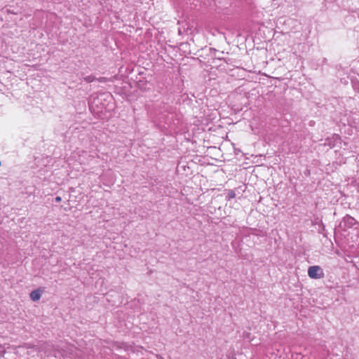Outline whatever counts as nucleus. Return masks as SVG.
<instances>
[{"label": "nucleus", "mask_w": 359, "mask_h": 359, "mask_svg": "<svg viewBox=\"0 0 359 359\" xmlns=\"http://www.w3.org/2000/svg\"><path fill=\"white\" fill-rule=\"evenodd\" d=\"M226 197H227L228 200L235 198L236 197L235 191L233 190L229 191Z\"/></svg>", "instance_id": "7"}, {"label": "nucleus", "mask_w": 359, "mask_h": 359, "mask_svg": "<svg viewBox=\"0 0 359 359\" xmlns=\"http://www.w3.org/2000/svg\"><path fill=\"white\" fill-rule=\"evenodd\" d=\"M55 201L56 202H60L62 201V198L60 196H57V197H55Z\"/></svg>", "instance_id": "10"}, {"label": "nucleus", "mask_w": 359, "mask_h": 359, "mask_svg": "<svg viewBox=\"0 0 359 359\" xmlns=\"http://www.w3.org/2000/svg\"><path fill=\"white\" fill-rule=\"evenodd\" d=\"M83 79L87 82V83H91L93 82V81H95L97 80V79L93 76V75H90V76H87L86 77L83 78Z\"/></svg>", "instance_id": "6"}, {"label": "nucleus", "mask_w": 359, "mask_h": 359, "mask_svg": "<svg viewBox=\"0 0 359 359\" xmlns=\"http://www.w3.org/2000/svg\"><path fill=\"white\" fill-rule=\"evenodd\" d=\"M5 353L6 351L4 350L3 346L0 344V358L4 357Z\"/></svg>", "instance_id": "8"}, {"label": "nucleus", "mask_w": 359, "mask_h": 359, "mask_svg": "<svg viewBox=\"0 0 359 359\" xmlns=\"http://www.w3.org/2000/svg\"><path fill=\"white\" fill-rule=\"evenodd\" d=\"M49 345L47 343H39L37 345L31 344L29 343H24L22 346H19L18 348H25L27 349H33L37 353V356L42 358V352L46 353L47 349Z\"/></svg>", "instance_id": "1"}, {"label": "nucleus", "mask_w": 359, "mask_h": 359, "mask_svg": "<svg viewBox=\"0 0 359 359\" xmlns=\"http://www.w3.org/2000/svg\"><path fill=\"white\" fill-rule=\"evenodd\" d=\"M97 80L100 82H107L108 79L105 77H100L99 79H97Z\"/></svg>", "instance_id": "9"}, {"label": "nucleus", "mask_w": 359, "mask_h": 359, "mask_svg": "<svg viewBox=\"0 0 359 359\" xmlns=\"http://www.w3.org/2000/svg\"><path fill=\"white\" fill-rule=\"evenodd\" d=\"M30 298L32 301H38L41 298V292L39 290H36L30 293Z\"/></svg>", "instance_id": "5"}, {"label": "nucleus", "mask_w": 359, "mask_h": 359, "mask_svg": "<svg viewBox=\"0 0 359 359\" xmlns=\"http://www.w3.org/2000/svg\"><path fill=\"white\" fill-rule=\"evenodd\" d=\"M340 140L338 135H334L331 138H327L325 141L324 145L328 146L330 148H332L335 145V142Z\"/></svg>", "instance_id": "4"}, {"label": "nucleus", "mask_w": 359, "mask_h": 359, "mask_svg": "<svg viewBox=\"0 0 359 359\" xmlns=\"http://www.w3.org/2000/svg\"><path fill=\"white\" fill-rule=\"evenodd\" d=\"M308 274L311 278H320L324 276L323 269L319 266H311L308 269Z\"/></svg>", "instance_id": "2"}, {"label": "nucleus", "mask_w": 359, "mask_h": 359, "mask_svg": "<svg viewBox=\"0 0 359 359\" xmlns=\"http://www.w3.org/2000/svg\"><path fill=\"white\" fill-rule=\"evenodd\" d=\"M341 224H344L345 227L351 228L357 224V222L353 217L346 215L344 217Z\"/></svg>", "instance_id": "3"}, {"label": "nucleus", "mask_w": 359, "mask_h": 359, "mask_svg": "<svg viewBox=\"0 0 359 359\" xmlns=\"http://www.w3.org/2000/svg\"><path fill=\"white\" fill-rule=\"evenodd\" d=\"M34 351L36 352L34 350L31 349V351H28L27 353V355H32Z\"/></svg>", "instance_id": "11"}]
</instances>
